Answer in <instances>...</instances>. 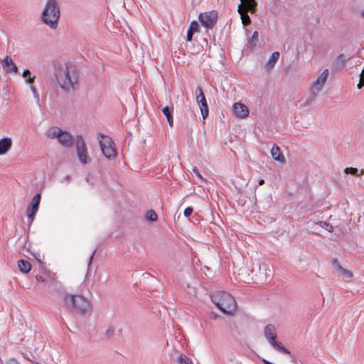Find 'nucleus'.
Listing matches in <instances>:
<instances>
[{
  "mask_svg": "<svg viewBox=\"0 0 364 364\" xmlns=\"http://www.w3.org/2000/svg\"><path fill=\"white\" fill-rule=\"evenodd\" d=\"M358 172V169L357 168H346L344 169V173L346 174H352V175H357Z\"/></svg>",
  "mask_w": 364,
  "mask_h": 364,
  "instance_id": "32",
  "label": "nucleus"
},
{
  "mask_svg": "<svg viewBox=\"0 0 364 364\" xmlns=\"http://www.w3.org/2000/svg\"><path fill=\"white\" fill-rule=\"evenodd\" d=\"M193 208L188 207L184 210L183 214L186 217H189L193 213Z\"/></svg>",
  "mask_w": 364,
  "mask_h": 364,
  "instance_id": "34",
  "label": "nucleus"
},
{
  "mask_svg": "<svg viewBox=\"0 0 364 364\" xmlns=\"http://www.w3.org/2000/svg\"><path fill=\"white\" fill-rule=\"evenodd\" d=\"M237 11L240 14V15H241L242 13L248 12L245 8L244 4H239L237 7Z\"/></svg>",
  "mask_w": 364,
  "mask_h": 364,
  "instance_id": "35",
  "label": "nucleus"
},
{
  "mask_svg": "<svg viewBox=\"0 0 364 364\" xmlns=\"http://www.w3.org/2000/svg\"><path fill=\"white\" fill-rule=\"evenodd\" d=\"M173 106H166L162 109L163 114L166 116L167 122L168 124L172 127L173 124Z\"/></svg>",
  "mask_w": 364,
  "mask_h": 364,
  "instance_id": "17",
  "label": "nucleus"
},
{
  "mask_svg": "<svg viewBox=\"0 0 364 364\" xmlns=\"http://www.w3.org/2000/svg\"><path fill=\"white\" fill-rule=\"evenodd\" d=\"M264 183V179H260L259 181H258V185L259 186H262Z\"/></svg>",
  "mask_w": 364,
  "mask_h": 364,
  "instance_id": "45",
  "label": "nucleus"
},
{
  "mask_svg": "<svg viewBox=\"0 0 364 364\" xmlns=\"http://www.w3.org/2000/svg\"><path fill=\"white\" fill-rule=\"evenodd\" d=\"M12 146V141L10 138L5 137L0 139V155L6 154Z\"/></svg>",
  "mask_w": 364,
  "mask_h": 364,
  "instance_id": "14",
  "label": "nucleus"
},
{
  "mask_svg": "<svg viewBox=\"0 0 364 364\" xmlns=\"http://www.w3.org/2000/svg\"><path fill=\"white\" fill-rule=\"evenodd\" d=\"M328 69H325L322 73L319 75V77L317 78L316 82L314 84L313 87L311 89V95H312V97L309 100H307L306 102L304 104V106L309 105L313 99L316 97L317 95V92H320L323 87L326 79L328 77Z\"/></svg>",
  "mask_w": 364,
  "mask_h": 364,
  "instance_id": "7",
  "label": "nucleus"
},
{
  "mask_svg": "<svg viewBox=\"0 0 364 364\" xmlns=\"http://www.w3.org/2000/svg\"><path fill=\"white\" fill-rule=\"evenodd\" d=\"M60 11L56 0H48L41 14L42 21L50 28L55 29L58 27Z\"/></svg>",
  "mask_w": 364,
  "mask_h": 364,
  "instance_id": "4",
  "label": "nucleus"
},
{
  "mask_svg": "<svg viewBox=\"0 0 364 364\" xmlns=\"http://www.w3.org/2000/svg\"><path fill=\"white\" fill-rule=\"evenodd\" d=\"M259 37H258V32L255 31L253 32L251 38L248 41V44L251 48L255 47L257 45V43L258 41Z\"/></svg>",
  "mask_w": 364,
  "mask_h": 364,
  "instance_id": "26",
  "label": "nucleus"
},
{
  "mask_svg": "<svg viewBox=\"0 0 364 364\" xmlns=\"http://www.w3.org/2000/svg\"><path fill=\"white\" fill-rule=\"evenodd\" d=\"M18 266L21 272L28 273L31 269V264L29 262L25 259H20L18 262Z\"/></svg>",
  "mask_w": 364,
  "mask_h": 364,
  "instance_id": "22",
  "label": "nucleus"
},
{
  "mask_svg": "<svg viewBox=\"0 0 364 364\" xmlns=\"http://www.w3.org/2000/svg\"><path fill=\"white\" fill-rule=\"evenodd\" d=\"M62 129L58 127L53 126L49 127L46 132V136L50 139H58Z\"/></svg>",
  "mask_w": 364,
  "mask_h": 364,
  "instance_id": "15",
  "label": "nucleus"
},
{
  "mask_svg": "<svg viewBox=\"0 0 364 364\" xmlns=\"http://www.w3.org/2000/svg\"><path fill=\"white\" fill-rule=\"evenodd\" d=\"M196 94V101L198 105H199L201 115L203 119H205L208 115L209 109L205 95L203 92L202 88L200 86L197 87Z\"/></svg>",
  "mask_w": 364,
  "mask_h": 364,
  "instance_id": "9",
  "label": "nucleus"
},
{
  "mask_svg": "<svg viewBox=\"0 0 364 364\" xmlns=\"http://www.w3.org/2000/svg\"><path fill=\"white\" fill-rule=\"evenodd\" d=\"M332 264L336 272V275H338V274L343 269V267L340 264L339 261L336 258H333L332 259Z\"/></svg>",
  "mask_w": 364,
  "mask_h": 364,
  "instance_id": "28",
  "label": "nucleus"
},
{
  "mask_svg": "<svg viewBox=\"0 0 364 364\" xmlns=\"http://www.w3.org/2000/svg\"><path fill=\"white\" fill-rule=\"evenodd\" d=\"M58 141L65 148H71L75 144V139L68 132L62 130Z\"/></svg>",
  "mask_w": 364,
  "mask_h": 364,
  "instance_id": "10",
  "label": "nucleus"
},
{
  "mask_svg": "<svg viewBox=\"0 0 364 364\" xmlns=\"http://www.w3.org/2000/svg\"><path fill=\"white\" fill-rule=\"evenodd\" d=\"M198 31V23L196 21H193L188 28L186 40L188 41H191L193 38V34Z\"/></svg>",
  "mask_w": 364,
  "mask_h": 364,
  "instance_id": "18",
  "label": "nucleus"
},
{
  "mask_svg": "<svg viewBox=\"0 0 364 364\" xmlns=\"http://www.w3.org/2000/svg\"><path fill=\"white\" fill-rule=\"evenodd\" d=\"M36 280H37V281H38V282H46V281H45V279H44V278H43V276H41V275H36Z\"/></svg>",
  "mask_w": 364,
  "mask_h": 364,
  "instance_id": "42",
  "label": "nucleus"
},
{
  "mask_svg": "<svg viewBox=\"0 0 364 364\" xmlns=\"http://www.w3.org/2000/svg\"><path fill=\"white\" fill-rule=\"evenodd\" d=\"M212 302L225 314L232 315L236 310L234 297L225 291H216L211 296Z\"/></svg>",
  "mask_w": 364,
  "mask_h": 364,
  "instance_id": "3",
  "label": "nucleus"
},
{
  "mask_svg": "<svg viewBox=\"0 0 364 364\" xmlns=\"http://www.w3.org/2000/svg\"><path fill=\"white\" fill-rule=\"evenodd\" d=\"M234 114L239 118H245L249 115V109L247 107L240 102H235L233 105Z\"/></svg>",
  "mask_w": 364,
  "mask_h": 364,
  "instance_id": "11",
  "label": "nucleus"
},
{
  "mask_svg": "<svg viewBox=\"0 0 364 364\" xmlns=\"http://www.w3.org/2000/svg\"><path fill=\"white\" fill-rule=\"evenodd\" d=\"M242 4H244L245 0H240Z\"/></svg>",
  "mask_w": 364,
  "mask_h": 364,
  "instance_id": "49",
  "label": "nucleus"
},
{
  "mask_svg": "<svg viewBox=\"0 0 364 364\" xmlns=\"http://www.w3.org/2000/svg\"><path fill=\"white\" fill-rule=\"evenodd\" d=\"M361 73H362L363 75H364V68L363 69V70H362Z\"/></svg>",
  "mask_w": 364,
  "mask_h": 364,
  "instance_id": "50",
  "label": "nucleus"
},
{
  "mask_svg": "<svg viewBox=\"0 0 364 364\" xmlns=\"http://www.w3.org/2000/svg\"><path fill=\"white\" fill-rule=\"evenodd\" d=\"M178 364H191V360L185 355L181 354L178 358Z\"/></svg>",
  "mask_w": 364,
  "mask_h": 364,
  "instance_id": "30",
  "label": "nucleus"
},
{
  "mask_svg": "<svg viewBox=\"0 0 364 364\" xmlns=\"http://www.w3.org/2000/svg\"><path fill=\"white\" fill-rule=\"evenodd\" d=\"M218 14L215 11L202 13L198 16L200 23L208 28H212L217 22Z\"/></svg>",
  "mask_w": 364,
  "mask_h": 364,
  "instance_id": "8",
  "label": "nucleus"
},
{
  "mask_svg": "<svg viewBox=\"0 0 364 364\" xmlns=\"http://www.w3.org/2000/svg\"><path fill=\"white\" fill-rule=\"evenodd\" d=\"M257 3L255 0H245L244 6L248 12L255 14L257 10Z\"/></svg>",
  "mask_w": 364,
  "mask_h": 364,
  "instance_id": "21",
  "label": "nucleus"
},
{
  "mask_svg": "<svg viewBox=\"0 0 364 364\" xmlns=\"http://www.w3.org/2000/svg\"><path fill=\"white\" fill-rule=\"evenodd\" d=\"M338 277H343L345 279H350L353 277V274L351 271L346 269H343L337 275Z\"/></svg>",
  "mask_w": 364,
  "mask_h": 364,
  "instance_id": "24",
  "label": "nucleus"
},
{
  "mask_svg": "<svg viewBox=\"0 0 364 364\" xmlns=\"http://www.w3.org/2000/svg\"><path fill=\"white\" fill-rule=\"evenodd\" d=\"M271 155L272 158L279 162H285V158L280 151L279 147L274 144L271 149Z\"/></svg>",
  "mask_w": 364,
  "mask_h": 364,
  "instance_id": "16",
  "label": "nucleus"
},
{
  "mask_svg": "<svg viewBox=\"0 0 364 364\" xmlns=\"http://www.w3.org/2000/svg\"><path fill=\"white\" fill-rule=\"evenodd\" d=\"M264 334L268 342L277 338L276 328L273 324H268L265 326Z\"/></svg>",
  "mask_w": 364,
  "mask_h": 364,
  "instance_id": "13",
  "label": "nucleus"
},
{
  "mask_svg": "<svg viewBox=\"0 0 364 364\" xmlns=\"http://www.w3.org/2000/svg\"><path fill=\"white\" fill-rule=\"evenodd\" d=\"M279 58V53L277 51L273 52L269 59L267 62L266 67L268 69H272L274 67L277 61Z\"/></svg>",
  "mask_w": 364,
  "mask_h": 364,
  "instance_id": "23",
  "label": "nucleus"
},
{
  "mask_svg": "<svg viewBox=\"0 0 364 364\" xmlns=\"http://www.w3.org/2000/svg\"><path fill=\"white\" fill-rule=\"evenodd\" d=\"M6 364H20L15 358H10L7 360Z\"/></svg>",
  "mask_w": 364,
  "mask_h": 364,
  "instance_id": "41",
  "label": "nucleus"
},
{
  "mask_svg": "<svg viewBox=\"0 0 364 364\" xmlns=\"http://www.w3.org/2000/svg\"><path fill=\"white\" fill-rule=\"evenodd\" d=\"M364 86V75L360 74V81L357 85L358 89H361Z\"/></svg>",
  "mask_w": 364,
  "mask_h": 364,
  "instance_id": "33",
  "label": "nucleus"
},
{
  "mask_svg": "<svg viewBox=\"0 0 364 364\" xmlns=\"http://www.w3.org/2000/svg\"><path fill=\"white\" fill-rule=\"evenodd\" d=\"M3 63L5 67V70L7 73H18V69L14 61L9 57L6 56L3 60Z\"/></svg>",
  "mask_w": 364,
  "mask_h": 364,
  "instance_id": "12",
  "label": "nucleus"
},
{
  "mask_svg": "<svg viewBox=\"0 0 364 364\" xmlns=\"http://www.w3.org/2000/svg\"><path fill=\"white\" fill-rule=\"evenodd\" d=\"M112 333V330H107V333Z\"/></svg>",
  "mask_w": 364,
  "mask_h": 364,
  "instance_id": "48",
  "label": "nucleus"
},
{
  "mask_svg": "<svg viewBox=\"0 0 364 364\" xmlns=\"http://www.w3.org/2000/svg\"><path fill=\"white\" fill-rule=\"evenodd\" d=\"M53 69L56 82L63 91L70 92L77 88L79 74L75 65L54 61Z\"/></svg>",
  "mask_w": 364,
  "mask_h": 364,
  "instance_id": "1",
  "label": "nucleus"
},
{
  "mask_svg": "<svg viewBox=\"0 0 364 364\" xmlns=\"http://www.w3.org/2000/svg\"><path fill=\"white\" fill-rule=\"evenodd\" d=\"M75 146L77 155L79 161L82 164H87L90 161V158L86 148L85 143L81 135H77L75 138Z\"/></svg>",
  "mask_w": 364,
  "mask_h": 364,
  "instance_id": "6",
  "label": "nucleus"
},
{
  "mask_svg": "<svg viewBox=\"0 0 364 364\" xmlns=\"http://www.w3.org/2000/svg\"><path fill=\"white\" fill-rule=\"evenodd\" d=\"M39 208V204L31 202L30 206L27 209L28 218L32 222Z\"/></svg>",
  "mask_w": 364,
  "mask_h": 364,
  "instance_id": "19",
  "label": "nucleus"
},
{
  "mask_svg": "<svg viewBox=\"0 0 364 364\" xmlns=\"http://www.w3.org/2000/svg\"><path fill=\"white\" fill-rule=\"evenodd\" d=\"M102 140L100 141V146L103 155L108 159H113L117 156V151L114 147V142L107 136L100 134Z\"/></svg>",
  "mask_w": 364,
  "mask_h": 364,
  "instance_id": "5",
  "label": "nucleus"
},
{
  "mask_svg": "<svg viewBox=\"0 0 364 364\" xmlns=\"http://www.w3.org/2000/svg\"><path fill=\"white\" fill-rule=\"evenodd\" d=\"M347 60V58L344 54H340L336 59V66L343 67Z\"/></svg>",
  "mask_w": 364,
  "mask_h": 364,
  "instance_id": "27",
  "label": "nucleus"
},
{
  "mask_svg": "<svg viewBox=\"0 0 364 364\" xmlns=\"http://www.w3.org/2000/svg\"><path fill=\"white\" fill-rule=\"evenodd\" d=\"M35 79H36L35 75H33V76L30 75L29 77H28L26 78V82L29 83V84H32L34 82Z\"/></svg>",
  "mask_w": 364,
  "mask_h": 364,
  "instance_id": "40",
  "label": "nucleus"
},
{
  "mask_svg": "<svg viewBox=\"0 0 364 364\" xmlns=\"http://www.w3.org/2000/svg\"><path fill=\"white\" fill-rule=\"evenodd\" d=\"M318 224L323 228L326 229V230H328V232H332L333 231V226L327 223V222H325V221H319L318 223Z\"/></svg>",
  "mask_w": 364,
  "mask_h": 364,
  "instance_id": "31",
  "label": "nucleus"
},
{
  "mask_svg": "<svg viewBox=\"0 0 364 364\" xmlns=\"http://www.w3.org/2000/svg\"><path fill=\"white\" fill-rule=\"evenodd\" d=\"M360 16L364 18V10L360 12Z\"/></svg>",
  "mask_w": 364,
  "mask_h": 364,
  "instance_id": "46",
  "label": "nucleus"
},
{
  "mask_svg": "<svg viewBox=\"0 0 364 364\" xmlns=\"http://www.w3.org/2000/svg\"><path fill=\"white\" fill-rule=\"evenodd\" d=\"M146 218L150 222H155L158 219V215L154 210H149L146 212Z\"/></svg>",
  "mask_w": 364,
  "mask_h": 364,
  "instance_id": "25",
  "label": "nucleus"
},
{
  "mask_svg": "<svg viewBox=\"0 0 364 364\" xmlns=\"http://www.w3.org/2000/svg\"><path fill=\"white\" fill-rule=\"evenodd\" d=\"M240 18L244 26L249 25L251 23V19L249 15L247 14V12L242 13V14L240 15Z\"/></svg>",
  "mask_w": 364,
  "mask_h": 364,
  "instance_id": "29",
  "label": "nucleus"
},
{
  "mask_svg": "<svg viewBox=\"0 0 364 364\" xmlns=\"http://www.w3.org/2000/svg\"><path fill=\"white\" fill-rule=\"evenodd\" d=\"M363 174H364V169H361L360 175H363Z\"/></svg>",
  "mask_w": 364,
  "mask_h": 364,
  "instance_id": "47",
  "label": "nucleus"
},
{
  "mask_svg": "<svg viewBox=\"0 0 364 364\" xmlns=\"http://www.w3.org/2000/svg\"><path fill=\"white\" fill-rule=\"evenodd\" d=\"M64 300L66 307L79 315H90L92 312L90 301L82 295H66Z\"/></svg>",
  "mask_w": 364,
  "mask_h": 364,
  "instance_id": "2",
  "label": "nucleus"
},
{
  "mask_svg": "<svg viewBox=\"0 0 364 364\" xmlns=\"http://www.w3.org/2000/svg\"><path fill=\"white\" fill-rule=\"evenodd\" d=\"M41 194L40 193H37L32 199V201L33 203H38V204H40V201H41Z\"/></svg>",
  "mask_w": 364,
  "mask_h": 364,
  "instance_id": "36",
  "label": "nucleus"
},
{
  "mask_svg": "<svg viewBox=\"0 0 364 364\" xmlns=\"http://www.w3.org/2000/svg\"><path fill=\"white\" fill-rule=\"evenodd\" d=\"M95 252H96V250H95L93 251V252H92V255L90 256V259H89V264L92 262V259H93V257H94V255H95Z\"/></svg>",
  "mask_w": 364,
  "mask_h": 364,
  "instance_id": "44",
  "label": "nucleus"
},
{
  "mask_svg": "<svg viewBox=\"0 0 364 364\" xmlns=\"http://www.w3.org/2000/svg\"><path fill=\"white\" fill-rule=\"evenodd\" d=\"M30 75H31V71L28 70V69H26L23 72V74H22V76L24 78H27L28 77H29Z\"/></svg>",
  "mask_w": 364,
  "mask_h": 364,
  "instance_id": "38",
  "label": "nucleus"
},
{
  "mask_svg": "<svg viewBox=\"0 0 364 364\" xmlns=\"http://www.w3.org/2000/svg\"><path fill=\"white\" fill-rule=\"evenodd\" d=\"M193 172L198 176L200 179L203 180L202 176L200 175V172L198 171V168L196 167H194L193 168Z\"/></svg>",
  "mask_w": 364,
  "mask_h": 364,
  "instance_id": "39",
  "label": "nucleus"
},
{
  "mask_svg": "<svg viewBox=\"0 0 364 364\" xmlns=\"http://www.w3.org/2000/svg\"><path fill=\"white\" fill-rule=\"evenodd\" d=\"M31 92H33L35 98H36L38 100H39V96H38V94L37 92V90H36V87L33 86V85H31Z\"/></svg>",
  "mask_w": 364,
  "mask_h": 364,
  "instance_id": "37",
  "label": "nucleus"
},
{
  "mask_svg": "<svg viewBox=\"0 0 364 364\" xmlns=\"http://www.w3.org/2000/svg\"><path fill=\"white\" fill-rule=\"evenodd\" d=\"M33 255H34L35 258H36L38 262H41V254H40V253H38H38H36V254H34Z\"/></svg>",
  "mask_w": 364,
  "mask_h": 364,
  "instance_id": "43",
  "label": "nucleus"
},
{
  "mask_svg": "<svg viewBox=\"0 0 364 364\" xmlns=\"http://www.w3.org/2000/svg\"><path fill=\"white\" fill-rule=\"evenodd\" d=\"M269 343L277 351L284 354H290L289 350H288L281 343L277 342L276 339L272 341Z\"/></svg>",
  "mask_w": 364,
  "mask_h": 364,
  "instance_id": "20",
  "label": "nucleus"
}]
</instances>
